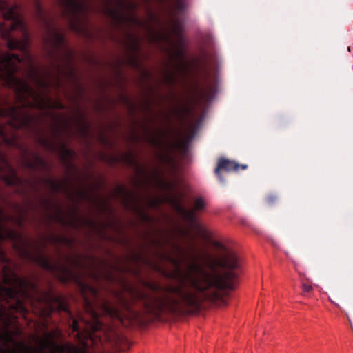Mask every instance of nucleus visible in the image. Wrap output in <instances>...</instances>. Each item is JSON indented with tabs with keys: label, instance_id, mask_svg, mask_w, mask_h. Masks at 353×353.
Listing matches in <instances>:
<instances>
[{
	"label": "nucleus",
	"instance_id": "15",
	"mask_svg": "<svg viewBox=\"0 0 353 353\" xmlns=\"http://www.w3.org/2000/svg\"><path fill=\"white\" fill-rule=\"evenodd\" d=\"M48 183L50 186L51 189L54 192H59L61 189L65 185L63 183H57L52 179L48 180Z\"/></svg>",
	"mask_w": 353,
	"mask_h": 353
},
{
	"label": "nucleus",
	"instance_id": "17",
	"mask_svg": "<svg viewBox=\"0 0 353 353\" xmlns=\"http://www.w3.org/2000/svg\"><path fill=\"white\" fill-rule=\"evenodd\" d=\"M165 81L166 83L169 84L174 83L176 81V77L174 73L172 72H168L165 75Z\"/></svg>",
	"mask_w": 353,
	"mask_h": 353
},
{
	"label": "nucleus",
	"instance_id": "27",
	"mask_svg": "<svg viewBox=\"0 0 353 353\" xmlns=\"http://www.w3.org/2000/svg\"><path fill=\"white\" fill-rule=\"evenodd\" d=\"M149 142L152 145H155L157 143V141L154 137H150Z\"/></svg>",
	"mask_w": 353,
	"mask_h": 353
},
{
	"label": "nucleus",
	"instance_id": "6",
	"mask_svg": "<svg viewBox=\"0 0 353 353\" xmlns=\"http://www.w3.org/2000/svg\"><path fill=\"white\" fill-rule=\"evenodd\" d=\"M108 12L109 15L115 21L118 22H121L123 21H130L135 25L141 26L142 24V22L137 19V17L134 15L130 16V17H126L121 14L118 10H116L112 8H108Z\"/></svg>",
	"mask_w": 353,
	"mask_h": 353
},
{
	"label": "nucleus",
	"instance_id": "10",
	"mask_svg": "<svg viewBox=\"0 0 353 353\" xmlns=\"http://www.w3.org/2000/svg\"><path fill=\"white\" fill-rule=\"evenodd\" d=\"M122 161L131 167H139V163L131 152L126 153L121 157Z\"/></svg>",
	"mask_w": 353,
	"mask_h": 353
},
{
	"label": "nucleus",
	"instance_id": "5",
	"mask_svg": "<svg viewBox=\"0 0 353 353\" xmlns=\"http://www.w3.org/2000/svg\"><path fill=\"white\" fill-rule=\"evenodd\" d=\"M25 166L30 170H47L49 168L48 163L38 154H33L32 159H26Z\"/></svg>",
	"mask_w": 353,
	"mask_h": 353
},
{
	"label": "nucleus",
	"instance_id": "24",
	"mask_svg": "<svg viewBox=\"0 0 353 353\" xmlns=\"http://www.w3.org/2000/svg\"><path fill=\"white\" fill-rule=\"evenodd\" d=\"M220 170H221V157L218 158L217 161H216V168L215 169V172L217 175L219 174Z\"/></svg>",
	"mask_w": 353,
	"mask_h": 353
},
{
	"label": "nucleus",
	"instance_id": "30",
	"mask_svg": "<svg viewBox=\"0 0 353 353\" xmlns=\"http://www.w3.org/2000/svg\"><path fill=\"white\" fill-rule=\"evenodd\" d=\"M119 190L120 192H125V189L123 188H122V187H119Z\"/></svg>",
	"mask_w": 353,
	"mask_h": 353
},
{
	"label": "nucleus",
	"instance_id": "39",
	"mask_svg": "<svg viewBox=\"0 0 353 353\" xmlns=\"http://www.w3.org/2000/svg\"><path fill=\"white\" fill-rule=\"evenodd\" d=\"M77 325H74V330H77Z\"/></svg>",
	"mask_w": 353,
	"mask_h": 353
},
{
	"label": "nucleus",
	"instance_id": "33",
	"mask_svg": "<svg viewBox=\"0 0 353 353\" xmlns=\"http://www.w3.org/2000/svg\"><path fill=\"white\" fill-rule=\"evenodd\" d=\"M88 223H89L90 225H94V221H88Z\"/></svg>",
	"mask_w": 353,
	"mask_h": 353
},
{
	"label": "nucleus",
	"instance_id": "34",
	"mask_svg": "<svg viewBox=\"0 0 353 353\" xmlns=\"http://www.w3.org/2000/svg\"><path fill=\"white\" fill-rule=\"evenodd\" d=\"M154 39H160V38H159V37H160V36H159V35H154Z\"/></svg>",
	"mask_w": 353,
	"mask_h": 353
},
{
	"label": "nucleus",
	"instance_id": "19",
	"mask_svg": "<svg viewBox=\"0 0 353 353\" xmlns=\"http://www.w3.org/2000/svg\"><path fill=\"white\" fill-rule=\"evenodd\" d=\"M204 202L202 199H196L194 202L195 210H201L204 208Z\"/></svg>",
	"mask_w": 353,
	"mask_h": 353
},
{
	"label": "nucleus",
	"instance_id": "7",
	"mask_svg": "<svg viewBox=\"0 0 353 353\" xmlns=\"http://www.w3.org/2000/svg\"><path fill=\"white\" fill-rule=\"evenodd\" d=\"M248 168V165L240 164L235 161H231L225 158H222V170L228 172H237L239 170H245Z\"/></svg>",
	"mask_w": 353,
	"mask_h": 353
},
{
	"label": "nucleus",
	"instance_id": "25",
	"mask_svg": "<svg viewBox=\"0 0 353 353\" xmlns=\"http://www.w3.org/2000/svg\"><path fill=\"white\" fill-rule=\"evenodd\" d=\"M81 131H82V133L84 134H86L88 132V125L84 123L81 125Z\"/></svg>",
	"mask_w": 353,
	"mask_h": 353
},
{
	"label": "nucleus",
	"instance_id": "12",
	"mask_svg": "<svg viewBox=\"0 0 353 353\" xmlns=\"http://www.w3.org/2000/svg\"><path fill=\"white\" fill-rule=\"evenodd\" d=\"M173 8L177 13L183 12L185 10V4L183 0H173Z\"/></svg>",
	"mask_w": 353,
	"mask_h": 353
},
{
	"label": "nucleus",
	"instance_id": "29",
	"mask_svg": "<svg viewBox=\"0 0 353 353\" xmlns=\"http://www.w3.org/2000/svg\"><path fill=\"white\" fill-rule=\"evenodd\" d=\"M58 219L59 222L61 223L63 225H65V221L63 219L59 217Z\"/></svg>",
	"mask_w": 353,
	"mask_h": 353
},
{
	"label": "nucleus",
	"instance_id": "18",
	"mask_svg": "<svg viewBox=\"0 0 353 353\" xmlns=\"http://www.w3.org/2000/svg\"><path fill=\"white\" fill-rule=\"evenodd\" d=\"M173 26H174L173 28H174V30L175 32L177 33L178 35H179V42H180L181 44H182L183 39H182V37L180 35V31H181V24H180V22L179 21L176 20L175 21H174Z\"/></svg>",
	"mask_w": 353,
	"mask_h": 353
},
{
	"label": "nucleus",
	"instance_id": "37",
	"mask_svg": "<svg viewBox=\"0 0 353 353\" xmlns=\"http://www.w3.org/2000/svg\"><path fill=\"white\" fill-rule=\"evenodd\" d=\"M59 107L60 108H63V105H61V104H59Z\"/></svg>",
	"mask_w": 353,
	"mask_h": 353
},
{
	"label": "nucleus",
	"instance_id": "22",
	"mask_svg": "<svg viewBox=\"0 0 353 353\" xmlns=\"http://www.w3.org/2000/svg\"><path fill=\"white\" fill-rule=\"evenodd\" d=\"M302 290L304 292H310L313 290V287L308 283H302Z\"/></svg>",
	"mask_w": 353,
	"mask_h": 353
},
{
	"label": "nucleus",
	"instance_id": "2",
	"mask_svg": "<svg viewBox=\"0 0 353 353\" xmlns=\"http://www.w3.org/2000/svg\"><path fill=\"white\" fill-rule=\"evenodd\" d=\"M23 254L26 258L34 261L41 268L56 275L62 283L66 284L72 281L78 285L83 299L85 310L94 321V325L92 326L93 331L97 332L102 327V323L99 321V314L96 311V307L103 314L121 322L124 316V311L128 313H133L130 303L123 297L121 296L119 297L121 308L116 307L107 299L99 298L98 289L83 281L82 277L87 275H91L95 280L99 279V273L97 270H95L96 267L94 264L88 266L80 259H69L74 266L82 269V272H78L64 263L52 261L48 256L37 248L35 254L27 250H23Z\"/></svg>",
	"mask_w": 353,
	"mask_h": 353
},
{
	"label": "nucleus",
	"instance_id": "13",
	"mask_svg": "<svg viewBox=\"0 0 353 353\" xmlns=\"http://www.w3.org/2000/svg\"><path fill=\"white\" fill-rule=\"evenodd\" d=\"M38 143L41 145L50 150L53 149L54 147V144L50 141V140L43 136H41L38 138Z\"/></svg>",
	"mask_w": 353,
	"mask_h": 353
},
{
	"label": "nucleus",
	"instance_id": "31",
	"mask_svg": "<svg viewBox=\"0 0 353 353\" xmlns=\"http://www.w3.org/2000/svg\"><path fill=\"white\" fill-rule=\"evenodd\" d=\"M38 10H39V12H40V14L42 15L43 14H42V10H41V8L39 6H38Z\"/></svg>",
	"mask_w": 353,
	"mask_h": 353
},
{
	"label": "nucleus",
	"instance_id": "3",
	"mask_svg": "<svg viewBox=\"0 0 353 353\" xmlns=\"http://www.w3.org/2000/svg\"><path fill=\"white\" fill-rule=\"evenodd\" d=\"M241 272V261L236 244L230 238L222 236V307L228 305Z\"/></svg>",
	"mask_w": 353,
	"mask_h": 353
},
{
	"label": "nucleus",
	"instance_id": "16",
	"mask_svg": "<svg viewBox=\"0 0 353 353\" xmlns=\"http://www.w3.org/2000/svg\"><path fill=\"white\" fill-rule=\"evenodd\" d=\"M61 150L64 158H72L75 154L72 150L68 148L64 145H62Z\"/></svg>",
	"mask_w": 353,
	"mask_h": 353
},
{
	"label": "nucleus",
	"instance_id": "20",
	"mask_svg": "<svg viewBox=\"0 0 353 353\" xmlns=\"http://www.w3.org/2000/svg\"><path fill=\"white\" fill-rule=\"evenodd\" d=\"M119 4L121 6L125 7L126 9H136L137 8V4L133 2H130L128 3H124L122 1H119Z\"/></svg>",
	"mask_w": 353,
	"mask_h": 353
},
{
	"label": "nucleus",
	"instance_id": "14",
	"mask_svg": "<svg viewBox=\"0 0 353 353\" xmlns=\"http://www.w3.org/2000/svg\"><path fill=\"white\" fill-rule=\"evenodd\" d=\"M158 255H159V258H161L162 259H165V260L169 261L170 263H171L173 265H174L175 266H176L178 269L179 268V263L178 260H176V259L173 258L172 256H171L168 254H167V253H158Z\"/></svg>",
	"mask_w": 353,
	"mask_h": 353
},
{
	"label": "nucleus",
	"instance_id": "9",
	"mask_svg": "<svg viewBox=\"0 0 353 353\" xmlns=\"http://www.w3.org/2000/svg\"><path fill=\"white\" fill-rule=\"evenodd\" d=\"M172 203L175 205L176 208L185 216H186L189 219L193 220L194 218V212L192 211H189L186 210L184 207L182 206L179 200L176 199H172Z\"/></svg>",
	"mask_w": 353,
	"mask_h": 353
},
{
	"label": "nucleus",
	"instance_id": "8",
	"mask_svg": "<svg viewBox=\"0 0 353 353\" xmlns=\"http://www.w3.org/2000/svg\"><path fill=\"white\" fill-rule=\"evenodd\" d=\"M172 56L173 58L176 59L177 62V68L181 72L187 69V64L185 61V52L181 46L176 49Z\"/></svg>",
	"mask_w": 353,
	"mask_h": 353
},
{
	"label": "nucleus",
	"instance_id": "11",
	"mask_svg": "<svg viewBox=\"0 0 353 353\" xmlns=\"http://www.w3.org/2000/svg\"><path fill=\"white\" fill-rule=\"evenodd\" d=\"M128 39L130 40V48L133 51H137L139 49L140 41L139 39L133 35L132 34L129 33L128 34Z\"/></svg>",
	"mask_w": 353,
	"mask_h": 353
},
{
	"label": "nucleus",
	"instance_id": "32",
	"mask_svg": "<svg viewBox=\"0 0 353 353\" xmlns=\"http://www.w3.org/2000/svg\"><path fill=\"white\" fill-rule=\"evenodd\" d=\"M80 196H81V197H85V196H86V194H85V193H84V192H81V193H80Z\"/></svg>",
	"mask_w": 353,
	"mask_h": 353
},
{
	"label": "nucleus",
	"instance_id": "38",
	"mask_svg": "<svg viewBox=\"0 0 353 353\" xmlns=\"http://www.w3.org/2000/svg\"><path fill=\"white\" fill-rule=\"evenodd\" d=\"M56 134H57V137H59V132H56Z\"/></svg>",
	"mask_w": 353,
	"mask_h": 353
},
{
	"label": "nucleus",
	"instance_id": "36",
	"mask_svg": "<svg viewBox=\"0 0 353 353\" xmlns=\"http://www.w3.org/2000/svg\"><path fill=\"white\" fill-rule=\"evenodd\" d=\"M153 243H157V244H159L160 243L159 241H153Z\"/></svg>",
	"mask_w": 353,
	"mask_h": 353
},
{
	"label": "nucleus",
	"instance_id": "1",
	"mask_svg": "<svg viewBox=\"0 0 353 353\" xmlns=\"http://www.w3.org/2000/svg\"><path fill=\"white\" fill-rule=\"evenodd\" d=\"M199 258L211 272L205 270L194 261L190 265L193 274L187 273L180 279L179 285H170L164 290L168 294L159 297L143 290L130 288V294L133 303H140L148 314L159 317L163 312L172 314H193L197 312L205 301L215 302L221 299V274L215 269L216 261L213 254L203 250Z\"/></svg>",
	"mask_w": 353,
	"mask_h": 353
},
{
	"label": "nucleus",
	"instance_id": "41",
	"mask_svg": "<svg viewBox=\"0 0 353 353\" xmlns=\"http://www.w3.org/2000/svg\"><path fill=\"white\" fill-rule=\"evenodd\" d=\"M144 217H145V219H148L147 215H145V214H144Z\"/></svg>",
	"mask_w": 353,
	"mask_h": 353
},
{
	"label": "nucleus",
	"instance_id": "26",
	"mask_svg": "<svg viewBox=\"0 0 353 353\" xmlns=\"http://www.w3.org/2000/svg\"><path fill=\"white\" fill-rule=\"evenodd\" d=\"M276 199V197L273 195H270L267 197V201L269 204H272Z\"/></svg>",
	"mask_w": 353,
	"mask_h": 353
},
{
	"label": "nucleus",
	"instance_id": "42",
	"mask_svg": "<svg viewBox=\"0 0 353 353\" xmlns=\"http://www.w3.org/2000/svg\"><path fill=\"white\" fill-rule=\"evenodd\" d=\"M346 316L347 317V319H349V316H348V314H346ZM350 321V319H348Z\"/></svg>",
	"mask_w": 353,
	"mask_h": 353
},
{
	"label": "nucleus",
	"instance_id": "23",
	"mask_svg": "<svg viewBox=\"0 0 353 353\" xmlns=\"http://www.w3.org/2000/svg\"><path fill=\"white\" fill-rule=\"evenodd\" d=\"M148 286L151 290L154 292L159 291L161 289V287L157 284L148 283Z\"/></svg>",
	"mask_w": 353,
	"mask_h": 353
},
{
	"label": "nucleus",
	"instance_id": "4",
	"mask_svg": "<svg viewBox=\"0 0 353 353\" xmlns=\"http://www.w3.org/2000/svg\"><path fill=\"white\" fill-rule=\"evenodd\" d=\"M61 10V16L67 21L70 28L77 33L83 29V17L92 10L90 6L83 0H58Z\"/></svg>",
	"mask_w": 353,
	"mask_h": 353
},
{
	"label": "nucleus",
	"instance_id": "35",
	"mask_svg": "<svg viewBox=\"0 0 353 353\" xmlns=\"http://www.w3.org/2000/svg\"><path fill=\"white\" fill-rule=\"evenodd\" d=\"M71 225H72V226H74V225H76V223H75L74 222H73V221H72V222H71Z\"/></svg>",
	"mask_w": 353,
	"mask_h": 353
},
{
	"label": "nucleus",
	"instance_id": "28",
	"mask_svg": "<svg viewBox=\"0 0 353 353\" xmlns=\"http://www.w3.org/2000/svg\"><path fill=\"white\" fill-rule=\"evenodd\" d=\"M131 61L132 63L134 64V65H137V61L136 60V58L134 57V55H132V57H131Z\"/></svg>",
	"mask_w": 353,
	"mask_h": 353
},
{
	"label": "nucleus",
	"instance_id": "21",
	"mask_svg": "<svg viewBox=\"0 0 353 353\" xmlns=\"http://www.w3.org/2000/svg\"><path fill=\"white\" fill-rule=\"evenodd\" d=\"M134 258H135V260L137 261L138 262H143L147 264H149L150 263L149 259H145L141 254L135 255Z\"/></svg>",
	"mask_w": 353,
	"mask_h": 353
},
{
	"label": "nucleus",
	"instance_id": "40",
	"mask_svg": "<svg viewBox=\"0 0 353 353\" xmlns=\"http://www.w3.org/2000/svg\"><path fill=\"white\" fill-rule=\"evenodd\" d=\"M164 37H165V39H169L168 35L164 36Z\"/></svg>",
	"mask_w": 353,
	"mask_h": 353
}]
</instances>
